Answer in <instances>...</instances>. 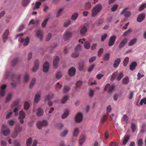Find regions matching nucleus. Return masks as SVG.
Masks as SVG:
<instances>
[{"mask_svg":"<svg viewBox=\"0 0 146 146\" xmlns=\"http://www.w3.org/2000/svg\"><path fill=\"white\" fill-rule=\"evenodd\" d=\"M102 9V6L101 4H98L94 6L92 9L91 12V16L95 17L100 11Z\"/></svg>","mask_w":146,"mask_h":146,"instance_id":"obj_1","label":"nucleus"},{"mask_svg":"<svg viewBox=\"0 0 146 146\" xmlns=\"http://www.w3.org/2000/svg\"><path fill=\"white\" fill-rule=\"evenodd\" d=\"M1 132L3 133L4 135L7 136L9 134L10 131L7 127L5 125H3L2 126Z\"/></svg>","mask_w":146,"mask_h":146,"instance_id":"obj_2","label":"nucleus"},{"mask_svg":"<svg viewBox=\"0 0 146 146\" xmlns=\"http://www.w3.org/2000/svg\"><path fill=\"white\" fill-rule=\"evenodd\" d=\"M47 121L46 120H43L42 121H39L37 124V126L38 128L40 129L43 126H45L47 125Z\"/></svg>","mask_w":146,"mask_h":146,"instance_id":"obj_3","label":"nucleus"},{"mask_svg":"<svg viewBox=\"0 0 146 146\" xmlns=\"http://www.w3.org/2000/svg\"><path fill=\"white\" fill-rule=\"evenodd\" d=\"M83 119V115L80 112L77 113L75 117V120L77 123H80Z\"/></svg>","mask_w":146,"mask_h":146,"instance_id":"obj_4","label":"nucleus"},{"mask_svg":"<svg viewBox=\"0 0 146 146\" xmlns=\"http://www.w3.org/2000/svg\"><path fill=\"white\" fill-rule=\"evenodd\" d=\"M72 33L68 31H66L63 35L64 39V40H68L72 36Z\"/></svg>","mask_w":146,"mask_h":146,"instance_id":"obj_5","label":"nucleus"},{"mask_svg":"<svg viewBox=\"0 0 146 146\" xmlns=\"http://www.w3.org/2000/svg\"><path fill=\"white\" fill-rule=\"evenodd\" d=\"M128 42V38H125L120 42L119 45V48L120 49H122L124 47L125 45Z\"/></svg>","mask_w":146,"mask_h":146,"instance_id":"obj_6","label":"nucleus"},{"mask_svg":"<svg viewBox=\"0 0 146 146\" xmlns=\"http://www.w3.org/2000/svg\"><path fill=\"white\" fill-rule=\"evenodd\" d=\"M128 9L127 7H126L124 9L121 13V15L124 14V16L126 18L128 17L131 15V13L130 11H127Z\"/></svg>","mask_w":146,"mask_h":146,"instance_id":"obj_7","label":"nucleus"},{"mask_svg":"<svg viewBox=\"0 0 146 146\" xmlns=\"http://www.w3.org/2000/svg\"><path fill=\"white\" fill-rule=\"evenodd\" d=\"M116 39V36H111L109 39L108 42V45L109 46H112L114 44L115 40Z\"/></svg>","mask_w":146,"mask_h":146,"instance_id":"obj_8","label":"nucleus"},{"mask_svg":"<svg viewBox=\"0 0 146 146\" xmlns=\"http://www.w3.org/2000/svg\"><path fill=\"white\" fill-rule=\"evenodd\" d=\"M25 114L24 112L22 111H21L19 112V119H20V122L21 123H23L24 122L23 119L25 117Z\"/></svg>","mask_w":146,"mask_h":146,"instance_id":"obj_9","label":"nucleus"},{"mask_svg":"<svg viewBox=\"0 0 146 146\" xmlns=\"http://www.w3.org/2000/svg\"><path fill=\"white\" fill-rule=\"evenodd\" d=\"M18 40L20 42L22 43L24 46H25L27 45V36L25 38H20Z\"/></svg>","mask_w":146,"mask_h":146,"instance_id":"obj_10","label":"nucleus"},{"mask_svg":"<svg viewBox=\"0 0 146 146\" xmlns=\"http://www.w3.org/2000/svg\"><path fill=\"white\" fill-rule=\"evenodd\" d=\"M76 72V70L74 67H71L68 70V73L69 75L70 76H74Z\"/></svg>","mask_w":146,"mask_h":146,"instance_id":"obj_11","label":"nucleus"},{"mask_svg":"<svg viewBox=\"0 0 146 146\" xmlns=\"http://www.w3.org/2000/svg\"><path fill=\"white\" fill-rule=\"evenodd\" d=\"M7 86L5 85H2L0 89V96H4L5 92V89Z\"/></svg>","mask_w":146,"mask_h":146,"instance_id":"obj_12","label":"nucleus"},{"mask_svg":"<svg viewBox=\"0 0 146 146\" xmlns=\"http://www.w3.org/2000/svg\"><path fill=\"white\" fill-rule=\"evenodd\" d=\"M9 34V30L8 29H6L3 35V40L4 42H5L7 40Z\"/></svg>","mask_w":146,"mask_h":146,"instance_id":"obj_13","label":"nucleus"},{"mask_svg":"<svg viewBox=\"0 0 146 146\" xmlns=\"http://www.w3.org/2000/svg\"><path fill=\"white\" fill-rule=\"evenodd\" d=\"M87 31V28L86 26L81 27H80V33L82 35H84Z\"/></svg>","mask_w":146,"mask_h":146,"instance_id":"obj_14","label":"nucleus"},{"mask_svg":"<svg viewBox=\"0 0 146 146\" xmlns=\"http://www.w3.org/2000/svg\"><path fill=\"white\" fill-rule=\"evenodd\" d=\"M49 68V64L47 62L44 63L43 66V71L44 72L46 73L48 71Z\"/></svg>","mask_w":146,"mask_h":146,"instance_id":"obj_15","label":"nucleus"},{"mask_svg":"<svg viewBox=\"0 0 146 146\" xmlns=\"http://www.w3.org/2000/svg\"><path fill=\"white\" fill-rule=\"evenodd\" d=\"M85 140V137L84 135L80 136L79 139V146H82L84 143Z\"/></svg>","mask_w":146,"mask_h":146,"instance_id":"obj_16","label":"nucleus"},{"mask_svg":"<svg viewBox=\"0 0 146 146\" xmlns=\"http://www.w3.org/2000/svg\"><path fill=\"white\" fill-rule=\"evenodd\" d=\"M145 15L142 13L139 15L137 17V21L139 22L142 21L145 19Z\"/></svg>","mask_w":146,"mask_h":146,"instance_id":"obj_17","label":"nucleus"},{"mask_svg":"<svg viewBox=\"0 0 146 146\" xmlns=\"http://www.w3.org/2000/svg\"><path fill=\"white\" fill-rule=\"evenodd\" d=\"M59 60V57L58 56H56L54 58L53 62V67L54 68H56L58 66V64Z\"/></svg>","mask_w":146,"mask_h":146,"instance_id":"obj_18","label":"nucleus"},{"mask_svg":"<svg viewBox=\"0 0 146 146\" xmlns=\"http://www.w3.org/2000/svg\"><path fill=\"white\" fill-rule=\"evenodd\" d=\"M39 66V62L38 60H35V63H34V67H33V71L34 72H36L37 70H38V68Z\"/></svg>","mask_w":146,"mask_h":146,"instance_id":"obj_19","label":"nucleus"},{"mask_svg":"<svg viewBox=\"0 0 146 146\" xmlns=\"http://www.w3.org/2000/svg\"><path fill=\"white\" fill-rule=\"evenodd\" d=\"M137 66V64L135 62H133L129 66V69L132 71L135 70Z\"/></svg>","mask_w":146,"mask_h":146,"instance_id":"obj_20","label":"nucleus"},{"mask_svg":"<svg viewBox=\"0 0 146 146\" xmlns=\"http://www.w3.org/2000/svg\"><path fill=\"white\" fill-rule=\"evenodd\" d=\"M36 36L39 37L40 40L42 41L43 38V34L41 31L40 30H38L36 32Z\"/></svg>","mask_w":146,"mask_h":146,"instance_id":"obj_21","label":"nucleus"},{"mask_svg":"<svg viewBox=\"0 0 146 146\" xmlns=\"http://www.w3.org/2000/svg\"><path fill=\"white\" fill-rule=\"evenodd\" d=\"M11 76V78L12 80V81H13V77L14 76V75L12 74L10 72H7L5 74V79L7 78L9 76Z\"/></svg>","mask_w":146,"mask_h":146,"instance_id":"obj_22","label":"nucleus"},{"mask_svg":"<svg viewBox=\"0 0 146 146\" xmlns=\"http://www.w3.org/2000/svg\"><path fill=\"white\" fill-rule=\"evenodd\" d=\"M128 117L126 115H124L121 120L123 124H126L128 123Z\"/></svg>","mask_w":146,"mask_h":146,"instance_id":"obj_23","label":"nucleus"},{"mask_svg":"<svg viewBox=\"0 0 146 146\" xmlns=\"http://www.w3.org/2000/svg\"><path fill=\"white\" fill-rule=\"evenodd\" d=\"M121 60L119 58H118L116 59L113 64V66L114 68L117 67L119 64L121 62Z\"/></svg>","mask_w":146,"mask_h":146,"instance_id":"obj_24","label":"nucleus"},{"mask_svg":"<svg viewBox=\"0 0 146 146\" xmlns=\"http://www.w3.org/2000/svg\"><path fill=\"white\" fill-rule=\"evenodd\" d=\"M44 113L43 110L40 108L38 109L36 115L38 117H40Z\"/></svg>","mask_w":146,"mask_h":146,"instance_id":"obj_25","label":"nucleus"},{"mask_svg":"<svg viewBox=\"0 0 146 146\" xmlns=\"http://www.w3.org/2000/svg\"><path fill=\"white\" fill-rule=\"evenodd\" d=\"M54 97V95L52 93H50L45 98L44 100V101L45 102L46 101L48 100H50L52 99Z\"/></svg>","mask_w":146,"mask_h":146,"instance_id":"obj_26","label":"nucleus"},{"mask_svg":"<svg viewBox=\"0 0 146 146\" xmlns=\"http://www.w3.org/2000/svg\"><path fill=\"white\" fill-rule=\"evenodd\" d=\"M40 97V93H37L35 95V102L36 103H37L39 101Z\"/></svg>","mask_w":146,"mask_h":146,"instance_id":"obj_27","label":"nucleus"},{"mask_svg":"<svg viewBox=\"0 0 146 146\" xmlns=\"http://www.w3.org/2000/svg\"><path fill=\"white\" fill-rule=\"evenodd\" d=\"M41 4V3L40 2H36L35 3V6L33 8V9L35 10L36 9L39 8Z\"/></svg>","mask_w":146,"mask_h":146,"instance_id":"obj_28","label":"nucleus"},{"mask_svg":"<svg viewBox=\"0 0 146 146\" xmlns=\"http://www.w3.org/2000/svg\"><path fill=\"white\" fill-rule=\"evenodd\" d=\"M129 138V136L128 135H125L124 137L123 144L125 145L128 141Z\"/></svg>","mask_w":146,"mask_h":146,"instance_id":"obj_29","label":"nucleus"},{"mask_svg":"<svg viewBox=\"0 0 146 146\" xmlns=\"http://www.w3.org/2000/svg\"><path fill=\"white\" fill-rule=\"evenodd\" d=\"M79 132V131L78 128L75 129L73 132V135L74 136L76 137L78 135Z\"/></svg>","mask_w":146,"mask_h":146,"instance_id":"obj_30","label":"nucleus"},{"mask_svg":"<svg viewBox=\"0 0 146 146\" xmlns=\"http://www.w3.org/2000/svg\"><path fill=\"white\" fill-rule=\"evenodd\" d=\"M108 115L106 114H104L102 117L101 119V121L102 123L105 122L108 117Z\"/></svg>","mask_w":146,"mask_h":146,"instance_id":"obj_31","label":"nucleus"},{"mask_svg":"<svg viewBox=\"0 0 146 146\" xmlns=\"http://www.w3.org/2000/svg\"><path fill=\"white\" fill-rule=\"evenodd\" d=\"M129 57H126L123 61V65L124 66H127L129 62Z\"/></svg>","mask_w":146,"mask_h":146,"instance_id":"obj_32","label":"nucleus"},{"mask_svg":"<svg viewBox=\"0 0 146 146\" xmlns=\"http://www.w3.org/2000/svg\"><path fill=\"white\" fill-rule=\"evenodd\" d=\"M36 79L35 78H33L31 80V82L29 85V88H31L36 82Z\"/></svg>","mask_w":146,"mask_h":146,"instance_id":"obj_33","label":"nucleus"},{"mask_svg":"<svg viewBox=\"0 0 146 146\" xmlns=\"http://www.w3.org/2000/svg\"><path fill=\"white\" fill-rule=\"evenodd\" d=\"M137 39L136 38H134L131 40L129 43L128 45L129 46H131L134 44L136 42Z\"/></svg>","mask_w":146,"mask_h":146,"instance_id":"obj_34","label":"nucleus"},{"mask_svg":"<svg viewBox=\"0 0 146 146\" xmlns=\"http://www.w3.org/2000/svg\"><path fill=\"white\" fill-rule=\"evenodd\" d=\"M70 89V87L68 86H64L63 89V92L66 93L68 92Z\"/></svg>","mask_w":146,"mask_h":146,"instance_id":"obj_35","label":"nucleus"},{"mask_svg":"<svg viewBox=\"0 0 146 146\" xmlns=\"http://www.w3.org/2000/svg\"><path fill=\"white\" fill-rule=\"evenodd\" d=\"M84 48L86 49H89L90 47V42L88 41H86L84 44Z\"/></svg>","mask_w":146,"mask_h":146,"instance_id":"obj_36","label":"nucleus"},{"mask_svg":"<svg viewBox=\"0 0 146 146\" xmlns=\"http://www.w3.org/2000/svg\"><path fill=\"white\" fill-rule=\"evenodd\" d=\"M129 82V79L127 77H125L123 80L122 83L123 84H126Z\"/></svg>","mask_w":146,"mask_h":146,"instance_id":"obj_37","label":"nucleus"},{"mask_svg":"<svg viewBox=\"0 0 146 146\" xmlns=\"http://www.w3.org/2000/svg\"><path fill=\"white\" fill-rule=\"evenodd\" d=\"M118 74V72L117 71L114 72L112 74V76L111 78V80H113L117 75Z\"/></svg>","mask_w":146,"mask_h":146,"instance_id":"obj_38","label":"nucleus"},{"mask_svg":"<svg viewBox=\"0 0 146 146\" xmlns=\"http://www.w3.org/2000/svg\"><path fill=\"white\" fill-rule=\"evenodd\" d=\"M82 84V82L81 80L78 81L76 83L75 89L76 90L77 88H78L81 86Z\"/></svg>","mask_w":146,"mask_h":146,"instance_id":"obj_39","label":"nucleus"},{"mask_svg":"<svg viewBox=\"0 0 146 146\" xmlns=\"http://www.w3.org/2000/svg\"><path fill=\"white\" fill-rule=\"evenodd\" d=\"M78 16V13H76L73 14L72 16V19L73 20H75Z\"/></svg>","mask_w":146,"mask_h":146,"instance_id":"obj_40","label":"nucleus"},{"mask_svg":"<svg viewBox=\"0 0 146 146\" xmlns=\"http://www.w3.org/2000/svg\"><path fill=\"white\" fill-rule=\"evenodd\" d=\"M69 114V111H68L66 110V111L62 114V118L63 119L66 118Z\"/></svg>","mask_w":146,"mask_h":146,"instance_id":"obj_41","label":"nucleus"},{"mask_svg":"<svg viewBox=\"0 0 146 146\" xmlns=\"http://www.w3.org/2000/svg\"><path fill=\"white\" fill-rule=\"evenodd\" d=\"M68 96H64L61 100V103L64 104L68 100Z\"/></svg>","mask_w":146,"mask_h":146,"instance_id":"obj_42","label":"nucleus"},{"mask_svg":"<svg viewBox=\"0 0 146 146\" xmlns=\"http://www.w3.org/2000/svg\"><path fill=\"white\" fill-rule=\"evenodd\" d=\"M19 61L18 58H14L11 62V64L12 66L15 65Z\"/></svg>","mask_w":146,"mask_h":146,"instance_id":"obj_43","label":"nucleus"},{"mask_svg":"<svg viewBox=\"0 0 146 146\" xmlns=\"http://www.w3.org/2000/svg\"><path fill=\"white\" fill-rule=\"evenodd\" d=\"M48 20V18H46L44 20L42 24V27H45Z\"/></svg>","mask_w":146,"mask_h":146,"instance_id":"obj_44","label":"nucleus"},{"mask_svg":"<svg viewBox=\"0 0 146 146\" xmlns=\"http://www.w3.org/2000/svg\"><path fill=\"white\" fill-rule=\"evenodd\" d=\"M25 27V25L23 24H21L17 29V31L18 32H20L22 31Z\"/></svg>","mask_w":146,"mask_h":146,"instance_id":"obj_45","label":"nucleus"},{"mask_svg":"<svg viewBox=\"0 0 146 146\" xmlns=\"http://www.w3.org/2000/svg\"><path fill=\"white\" fill-rule=\"evenodd\" d=\"M123 76V74L122 73H120L118 74L117 79L118 81L120 80Z\"/></svg>","mask_w":146,"mask_h":146,"instance_id":"obj_46","label":"nucleus"},{"mask_svg":"<svg viewBox=\"0 0 146 146\" xmlns=\"http://www.w3.org/2000/svg\"><path fill=\"white\" fill-rule=\"evenodd\" d=\"M110 55L109 53H107L104 56V59L106 60H108L109 59Z\"/></svg>","mask_w":146,"mask_h":146,"instance_id":"obj_47","label":"nucleus"},{"mask_svg":"<svg viewBox=\"0 0 146 146\" xmlns=\"http://www.w3.org/2000/svg\"><path fill=\"white\" fill-rule=\"evenodd\" d=\"M103 22V20L102 19H100L97 21L96 23L98 26H100Z\"/></svg>","mask_w":146,"mask_h":146,"instance_id":"obj_48","label":"nucleus"},{"mask_svg":"<svg viewBox=\"0 0 146 146\" xmlns=\"http://www.w3.org/2000/svg\"><path fill=\"white\" fill-rule=\"evenodd\" d=\"M91 3L90 2H88L86 5V8L87 9H90L91 8Z\"/></svg>","mask_w":146,"mask_h":146,"instance_id":"obj_49","label":"nucleus"},{"mask_svg":"<svg viewBox=\"0 0 146 146\" xmlns=\"http://www.w3.org/2000/svg\"><path fill=\"white\" fill-rule=\"evenodd\" d=\"M63 10V8H60L59 9L57 14V15L56 16V17H58L60 15Z\"/></svg>","mask_w":146,"mask_h":146,"instance_id":"obj_50","label":"nucleus"},{"mask_svg":"<svg viewBox=\"0 0 146 146\" xmlns=\"http://www.w3.org/2000/svg\"><path fill=\"white\" fill-rule=\"evenodd\" d=\"M146 7V4L145 3L143 4L139 8V10L141 11Z\"/></svg>","mask_w":146,"mask_h":146,"instance_id":"obj_51","label":"nucleus"},{"mask_svg":"<svg viewBox=\"0 0 146 146\" xmlns=\"http://www.w3.org/2000/svg\"><path fill=\"white\" fill-rule=\"evenodd\" d=\"M118 7V6L117 5H115L112 7L111 8V10L112 11H115L117 9Z\"/></svg>","mask_w":146,"mask_h":146,"instance_id":"obj_52","label":"nucleus"},{"mask_svg":"<svg viewBox=\"0 0 146 146\" xmlns=\"http://www.w3.org/2000/svg\"><path fill=\"white\" fill-rule=\"evenodd\" d=\"M115 86L114 85H111V86L110 87L109 89L108 90V92L109 93L111 92L113 90Z\"/></svg>","mask_w":146,"mask_h":146,"instance_id":"obj_53","label":"nucleus"},{"mask_svg":"<svg viewBox=\"0 0 146 146\" xmlns=\"http://www.w3.org/2000/svg\"><path fill=\"white\" fill-rule=\"evenodd\" d=\"M62 76L61 73L60 72H58L56 74V77L57 79H59L61 78Z\"/></svg>","mask_w":146,"mask_h":146,"instance_id":"obj_54","label":"nucleus"},{"mask_svg":"<svg viewBox=\"0 0 146 146\" xmlns=\"http://www.w3.org/2000/svg\"><path fill=\"white\" fill-rule=\"evenodd\" d=\"M131 127L133 132H134L136 129V126L135 124L133 123H131Z\"/></svg>","mask_w":146,"mask_h":146,"instance_id":"obj_55","label":"nucleus"},{"mask_svg":"<svg viewBox=\"0 0 146 146\" xmlns=\"http://www.w3.org/2000/svg\"><path fill=\"white\" fill-rule=\"evenodd\" d=\"M107 37V34L105 33L103 35H102L101 36V41H104L105 40V39Z\"/></svg>","mask_w":146,"mask_h":146,"instance_id":"obj_56","label":"nucleus"},{"mask_svg":"<svg viewBox=\"0 0 146 146\" xmlns=\"http://www.w3.org/2000/svg\"><path fill=\"white\" fill-rule=\"evenodd\" d=\"M52 36V35L50 33H48L47 35L46 38V41H48L51 38Z\"/></svg>","mask_w":146,"mask_h":146,"instance_id":"obj_57","label":"nucleus"},{"mask_svg":"<svg viewBox=\"0 0 146 146\" xmlns=\"http://www.w3.org/2000/svg\"><path fill=\"white\" fill-rule=\"evenodd\" d=\"M12 97V95L11 94H9L7 97L6 100V102H8L9 100L11 99Z\"/></svg>","mask_w":146,"mask_h":146,"instance_id":"obj_58","label":"nucleus"},{"mask_svg":"<svg viewBox=\"0 0 146 146\" xmlns=\"http://www.w3.org/2000/svg\"><path fill=\"white\" fill-rule=\"evenodd\" d=\"M94 93V91L92 89L89 90V95L90 97H92L93 96Z\"/></svg>","mask_w":146,"mask_h":146,"instance_id":"obj_59","label":"nucleus"},{"mask_svg":"<svg viewBox=\"0 0 146 146\" xmlns=\"http://www.w3.org/2000/svg\"><path fill=\"white\" fill-rule=\"evenodd\" d=\"M68 132V130H65L61 133V136H65L67 134Z\"/></svg>","mask_w":146,"mask_h":146,"instance_id":"obj_60","label":"nucleus"},{"mask_svg":"<svg viewBox=\"0 0 146 146\" xmlns=\"http://www.w3.org/2000/svg\"><path fill=\"white\" fill-rule=\"evenodd\" d=\"M143 103H144V104H146V98L142 99L141 100L140 103V104L142 105Z\"/></svg>","mask_w":146,"mask_h":146,"instance_id":"obj_61","label":"nucleus"},{"mask_svg":"<svg viewBox=\"0 0 146 146\" xmlns=\"http://www.w3.org/2000/svg\"><path fill=\"white\" fill-rule=\"evenodd\" d=\"M79 56V54L77 52L72 53L71 55L72 57L73 58H76L78 57Z\"/></svg>","mask_w":146,"mask_h":146,"instance_id":"obj_62","label":"nucleus"},{"mask_svg":"<svg viewBox=\"0 0 146 146\" xmlns=\"http://www.w3.org/2000/svg\"><path fill=\"white\" fill-rule=\"evenodd\" d=\"M104 75L103 74H98L96 76V78L98 80L100 79Z\"/></svg>","mask_w":146,"mask_h":146,"instance_id":"obj_63","label":"nucleus"},{"mask_svg":"<svg viewBox=\"0 0 146 146\" xmlns=\"http://www.w3.org/2000/svg\"><path fill=\"white\" fill-rule=\"evenodd\" d=\"M96 57L95 56H93L92 57H91L89 60V62L90 63H91L94 61L96 58Z\"/></svg>","mask_w":146,"mask_h":146,"instance_id":"obj_64","label":"nucleus"}]
</instances>
